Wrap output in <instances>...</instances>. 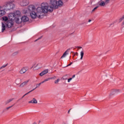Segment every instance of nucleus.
I'll return each instance as SVG.
<instances>
[{"instance_id":"1","label":"nucleus","mask_w":124,"mask_h":124,"mask_svg":"<svg viewBox=\"0 0 124 124\" xmlns=\"http://www.w3.org/2000/svg\"><path fill=\"white\" fill-rule=\"evenodd\" d=\"M63 5V2L61 0H51L50 3L43 2L41 4V7L36 9L34 5H30L28 7L27 11L32 19H35L36 17L40 19L44 17V14L52 12L54 9H57L59 8V6H62Z\"/></svg>"},{"instance_id":"2","label":"nucleus","mask_w":124,"mask_h":124,"mask_svg":"<svg viewBox=\"0 0 124 124\" xmlns=\"http://www.w3.org/2000/svg\"><path fill=\"white\" fill-rule=\"evenodd\" d=\"M9 17L12 20H15L16 24H21L22 22L25 23L29 21V17L26 16H24L21 17V12L20 11H16L13 13H11L9 15Z\"/></svg>"},{"instance_id":"3","label":"nucleus","mask_w":124,"mask_h":124,"mask_svg":"<svg viewBox=\"0 0 124 124\" xmlns=\"http://www.w3.org/2000/svg\"><path fill=\"white\" fill-rule=\"evenodd\" d=\"M13 13H11L9 14L8 15V17L7 16H3L2 17V20H3V21L2 22V32H3L4 31H5L6 29V26H7V27L8 28H12V26L14 24V21L15 22V19H11L10 17H9V15L10 14Z\"/></svg>"},{"instance_id":"4","label":"nucleus","mask_w":124,"mask_h":124,"mask_svg":"<svg viewBox=\"0 0 124 124\" xmlns=\"http://www.w3.org/2000/svg\"><path fill=\"white\" fill-rule=\"evenodd\" d=\"M14 7H15V4L12 2L7 1L3 5L0 6V9H3L4 10L7 11L13 9Z\"/></svg>"},{"instance_id":"5","label":"nucleus","mask_w":124,"mask_h":124,"mask_svg":"<svg viewBox=\"0 0 124 124\" xmlns=\"http://www.w3.org/2000/svg\"><path fill=\"white\" fill-rule=\"evenodd\" d=\"M19 4L21 6H27L30 4V0H21L19 2Z\"/></svg>"},{"instance_id":"6","label":"nucleus","mask_w":124,"mask_h":124,"mask_svg":"<svg viewBox=\"0 0 124 124\" xmlns=\"http://www.w3.org/2000/svg\"><path fill=\"white\" fill-rule=\"evenodd\" d=\"M120 92H121V91L119 89L118 90L113 89L110 92V93L109 94V96H112V95H115L116 93H119Z\"/></svg>"},{"instance_id":"7","label":"nucleus","mask_w":124,"mask_h":124,"mask_svg":"<svg viewBox=\"0 0 124 124\" xmlns=\"http://www.w3.org/2000/svg\"><path fill=\"white\" fill-rule=\"evenodd\" d=\"M27 70H27V67H23L20 70L19 73L20 74H24V73H26V72H27Z\"/></svg>"},{"instance_id":"8","label":"nucleus","mask_w":124,"mask_h":124,"mask_svg":"<svg viewBox=\"0 0 124 124\" xmlns=\"http://www.w3.org/2000/svg\"><path fill=\"white\" fill-rule=\"evenodd\" d=\"M72 49V47L68 48L62 55V56L61 57V59H62L63 58H65V57L66 56V55H68V52L70 51Z\"/></svg>"},{"instance_id":"9","label":"nucleus","mask_w":124,"mask_h":124,"mask_svg":"<svg viewBox=\"0 0 124 124\" xmlns=\"http://www.w3.org/2000/svg\"><path fill=\"white\" fill-rule=\"evenodd\" d=\"M49 71L48 69L45 70L43 71L41 73L39 74L40 76H43V75H45V74H47Z\"/></svg>"},{"instance_id":"10","label":"nucleus","mask_w":124,"mask_h":124,"mask_svg":"<svg viewBox=\"0 0 124 124\" xmlns=\"http://www.w3.org/2000/svg\"><path fill=\"white\" fill-rule=\"evenodd\" d=\"M5 10L4 9H0V17H1L2 16H3V15H4L5 14V13H6V12H5Z\"/></svg>"},{"instance_id":"11","label":"nucleus","mask_w":124,"mask_h":124,"mask_svg":"<svg viewBox=\"0 0 124 124\" xmlns=\"http://www.w3.org/2000/svg\"><path fill=\"white\" fill-rule=\"evenodd\" d=\"M28 83H29V80L24 81V82H23L19 85V87L20 88H23V87H25V86H26V85H27V84H28Z\"/></svg>"},{"instance_id":"12","label":"nucleus","mask_w":124,"mask_h":124,"mask_svg":"<svg viewBox=\"0 0 124 124\" xmlns=\"http://www.w3.org/2000/svg\"><path fill=\"white\" fill-rule=\"evenodd\" d=\"M28 103H35V104H36V103H37V100H36V99L33 98L32 100L29 101Z\"/></svg>"},{"instance_id":"13","label":"nucleus","mask_w":124,"mask_h":124,"mask_svg":"<svg viewBox=\"0 0 124 124\" xmlns=\"http://www.w3.org/2000/svg\"><path fill=\"white\" fill-rule=\"evenodd\" d=\"M13 99H14V98H11L9 100H7L5 102V104L6 105L8 104V103H10V102H11V101H12L13 100Z\"/></svg>"},{"instance_id":"14","label":"nucleus","mask_w":124,"mask_h":124,"mask_svg":"<svg viewBox=\"0 0 124 124\" xmlns=\"http://www.w3.org/2000/svg\"><path fill=\"white\" fill-rule=\"evenodd\" d=\"M18 54H19V51H16V52H14L13 53H12V57H15V56H17V55H18Z\"/></svg>"},{"instance_id":"15","label":"nucleus","mask_w":124,"mask_h":124,"mask_svg":"<svg viewBox=\"0 0 124 124\" xmlns=\"http://www.w3.org/2000/svg\"><path fill=\"white\" fill-rule=\"evenodd\" d=\"M83 57H84V51L80 52V60H83Z\"/></svg>"},{"instance_id":"16","label":"nucleus","mask_w":124,"mask_h":124,"mask_svg":"<svg viewBox=\"0 0 124 124\" xmlns=\"http://www.w3.org/2000/svg\"><path fill=\"white\" fill-rule=\"evenodd\" d=\"M105 4H106V3H105V2H104V1H102L99 3V5H100L101 6H104V5H105Z\"/></svg>"},{"instance_id":"17","label":"nucleus","mask_w":124,"mask_h":124,"mask_svg":"<svg viewBox=\"0 0 124 124\" xmlns=\"http://www.w3.org/2000/svg\"><path fill=\"white\" fill-rule=\"evenodd\" d=\"M34 90H35V89H32V90L29 91L28 93H25V94L24 95V96H26V95H27V94H29V93H31V92H33V91H34Z\"/></svg>"},{"instance_id":"18","label":"nucleus","mask_w":124,"mask_h":124,"mask_svg":"<svg viewBox=\"0 0 124 124\" xmlns=\"http://www.w3.org/2000/svg\"><path fill=\"white\" fill-rule=\"evenodd\" d=\"M68 77H67V75H64V76L62 77V79L63 80H67V78Z\"/></svg>"},{"instance_id":"19","label":"nucleus","mask_w":124,"mask_h":124,"mask_svg":"<svg viewBox=\"0 0 124 124\" xmlns=\"http://www.w3.org/2000/svg\"><path fill=\"white\" fill-rule=\"evenodd\" d=\"M8 65V63L6 64H5V65H3L0 68V69H2L4 68L5 67H6Z\"/></svg>"},{"instance_id":"20","label":"nucleus","mask_w":124,"mask_h":124,"mask_svg":"<svg viewBox=\"0 0 124 124\" xmlns=\"http://www.w3.org/2000/svg\"><path fill=\"white\" fill-rule=\"evenodd\" d=\"M39 65H40V64H38L37 65H36L34 68H36V69H39V68H40V66H39Z\"/></svg>"},{"instance_id":"21","label":"nucleus","mask_w":124,"mask_h":124,"mask_svg":"<svg viewBox=\"0 0 124 124\" xmlns=\"http://www.w3.org/2000/svg\"><path fill=\"white\" fill-rule=\"evenodd\" d=\"M41 85V83L37 84L36 85V87L34 89H35V90H36V89H37V88H39V87H40Z\"/></svg>"},{"instance_id":"22","label":"nucleus","mask_w":124,"mask_h":124,"mask_svg":"<svg viewBox=\"0 0 124 124\" xmlns=\"http://www.w3.org/2000/svg\"><path fill=\"white\" fill-rule=\"evenodd\" d=\"M50 80H56L57 79V77H52L51 78H49Z\"/></svg>"},{"instance_id":"23","label":"nucleus","mask_w":124,"mask_h":124,"mask_svg":"<svg viewBox=\"0 0 124 124\" xmlns=\"http://www.w3.org/2000/svg\"><path fill=\"white\" fill-rule=\"evenodd\" d=\"M97 8H98V6H96L95 8H94L92 12H94L95 10H96V9H97Z\"/></svg>"},{"instance_id":"24","label":"nucleus","mask_w":124,"mask_h":124,"mask_svg":"<svg viewBox=\"0 0 124 124\" xmlns=\"http://www.w3.org/2000/svg\"><path fill=\"white\" fill-rule=\"evenodd\" d=\"M60 82V79H57L56 80L54 81L55 84H58Z\"/></svg>"},{"instance_id":"25","label":"nucleus","mask_w":124,"mask_h":124,"mask_svg":"<svg viewBox=\"0 0 124 124\" xmlns=\"http://www.w3.org/2000/svg\"><path fill=\"white\" fill-rule=\"evenodd\" d=\"M105 2L106 4H108V3H109V2H110V0H106L105 1Z\"/></svg>"},{"instance_id":"26","label":"nucleus","mask_w":124,"mask_h":124,"mask_svg":"<svg viewBox=\"0 0 124 124\" xmlns=\"http://www.w3.org/2000/svg\"><path fill=\"white\" fill-rule=\"evenodd\" d=\"M12 107H13V106H11L10 107H7L6 108V110H8V109H10V108H12Z\"/></svg>"},{"instance_id":"27","label":"nucleus","mask_w":124,"mask_h":124,"mask_svg":"<svg viewBox=\"0 0 124 124\" xmlns=\"http://www.w3.org/2000/svg\"><path fill=\"white\" fill-rule=\"evenodd\" d=\"M49 80H50V78H46V79H45L44 80V82H47V81H49Z\"/></svg>"},{"instance_id":"28","label":"nucleus","mask_w":124,"mask_h":124,"mask_svg":"<svg viewBox=\"0 0 124 124\" xmlns=\"http://www.w3.org/2000/svg\"><path fill=\"white\" fill-rule=\"evenodd\" d=\"M72 80V78H70L68 79V82L69 83Z\"/></svg>"},{"instance_id":"29","label":"nucleus","mask_w":124,"mask_h":124,"mask_svg":"<svg viewBox=\"0 0 124 124\" xmlns=\"http://www.w3.org/2000/svg\"><path fill=\"white\" fill-rule=\"evenodd\" d=\"M72 62H71L70 64H68L67 66H66V67H67V66H70V65H71V64H72Z\"/></svg>"},{"instance_id":"30","label":"nucleus","mask_w":124,"mask_h":124,"mask_svg":"<svg viewBox=\"0 0 124 124\" xmlns=\"http://www.w3.org/2000/svg\"><path fill=\"white\" fill-rule=\"evenodd\" d=\"M76 48H78V49H82V46H76Z\"/></svg>"},{"instance_id":"31","label":"nucleus","mask_w":124,"mask_h":124,"mask_svg":"<svg viewBox=\"0 0 124 124\" xmlns=\"http://www.w3.org/2000/svg\"><path fill=\"white\" fill-rule=\"evenodd\" d=\"M72 78V79H73V78H75V75H74L72 76V78Z\"/></svg>"},{"instance_id":"32","label":"nucleus","mask_w":124,"mask_h":124,"mask_svg":"<svg viewBox=\"0 0 124 124\" xmlns=\"http://www.w3.org/2000/svg\"><path fill=\"white\" fill-rule=\"evenodd\" d=\"M44 83H45V81H44V80L40 82V84H41H41H43Z\"/></svg>"},{"instance_id":"33","label":"nucleus","mask_w":124,"mask_h":124,"mask_svg":"<svg viewBox=\"0 0 124 124\" xmlns=\"http://www.w3.org/2000/svg\"><path fill=\"white\" fill-rule=\"evenodd\" d=\"M78 56V52H76V53L75 54L74 56Z\"/></svg>"},{"instance_id":"34","label":"nucleus","mask_w":124,"mask_h":124,"mask_svg":"<svg viewBox=\"0 0 124 124\" xmlns=\"http://www.w3.org/2000/svg\"><path fill=\"white\" fill-rule=\"evenodd\" d=\"M41 38H42V36H41L40 37L38 38L37 39V40H39V39H41Z\"/></svg>"},{"instance_id":"35","label":"nucleus","mask_w":124,"mask_h":124,"mask_svg":"<svg viewBox=\"0 0 124 124\" xmlns=\"http://www.w3.org/2000/svg\"><path fill=\"white\" fill-rule=\"evenodd\" d=\"M71 110V108H70V109L68 111V114H69V113H70Z\"/></svg>"},{"instance_id":"36","label":"nucleus","mask_w":124,"mask_h":124,"mask_svg":"<svg viewBox=\"0 0 124 124\" xmlns=\"http://www.w3.org/2000/svg\"><path fill=\"white\" fill-rule=\"evenodd\" d=\"M92 22V20L89 19V20H88V22L90 23V22Z\"/></svg>"},{"instance_id":"37","label":"nucleus","mask_w":124,"mask_h":124,"mask_svg":"<svg viewBox=\"0 0 124 124\" xmlns=\"http://www.w3.org/2000/svg\"><path fill=\"white\" fill-rule=\"evenodd\" d=\"M24 97H25V96L23 95V96L21 97V99H23V98H24Z\"/></svg>"},{"instance_id":"38","label":"nucleus","mask_w":124,"mask_h":124,"mask_svg":"<svg viewBox=\"0 0 124 124\" xmlns=\"http://www.w3.org/2000/svg\"><path fill=\"white\" fill-rule=\"evenodd\" d=\"M38 40L36 39V40H35V42H36V41H37Z\"/></svg>"},{"instance_id":"39","label":"nucleus","mask_w":124,"mask_h":124,"mask_svg":"<svg viewBox=\"0 0 124 124\" xmlns=\"http://www.w3.org/2000/svg\"><path fill=\"white\" fill-rule=\"evenodd\" d=\"M15 105V104H14V105H13L12 106H14Z\"/></svg>"},{"instance_id":"40","label":"nucleus","mask_w":124,"mask_h":124,"mask_svg":"<svg viewBox=\"0 0 124 124\" xmlns=\"http://www.w3.org/2000/svg\"><path fill=\"white\" fill-rule=\"evenodd\" d=\"M32 124H36V123H34Z\"/></svg>"},{"instance_id":"41","label":"nucleus","mask_w":124,"mask_h":124,"mask_svg":"<svg viewBox=\"0 0 124 124\" xmlns=\"http://www.w3.org/2000/svg\"><path fill=\"white\" fill-rule=\"evenodd\" d=\"M66 124V123H64V124Z\"/></svg>"},{"instance_id":"42","label":"nucleus","mask_w":124,"mask_h":124,"mask_svg":"<svg viewBox=\"0 0 124 124\" xmlns=\"http://www.w3.org/2000/svg\"><path fill=\"white\" fill-rule=\"evenodd\" d=\"M17 101H19V100Z\"/></svg>"},{"instance_id":"43","label":"nucleus","mask_w":124,"mask_h":124,"mask_svg":"<svg viewBox=\"0 0 124 124\" xmlns=\"http://www.w3.org/2000/svg\"><path fill=\"white\" fill-rule=\"evenodd\" d=\"M17 101H19V100Z\"/></svg>"},{"instance_id":"44","label":"nucleus","mask_w":124,"mask_h":124,"mask_svg":"<svg viewBox=\"0 0 124 124\" xmlns=\"http://www.w3.org/2000/svg\"><path fill=\"white\" fill-rule=\"evenodd\" d=\"M17 101H19V100Z\"/></svg>"}]
</instances>
